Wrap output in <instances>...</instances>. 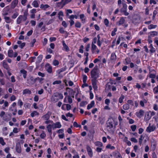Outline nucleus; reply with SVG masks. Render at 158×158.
Here are the masks:
<instances>
[{"label":"nucleus","mask_w":158,"mask_h":158,"mask_svg":"<svg viewBox=\"0 0 158 158\" xmlns=\"http://www.w3.org/2000/svg\"><path fill=\"white\" fill-rule=\"evenodd\" d=\"M91 81H97V79L99 76V73L98 70V67L95 65L90 72Z\"/></svg>","instance_id":"1"},{"label":"nucleus","mask_w":158,"mask_h":158,"mask_svg":"<svg viewBox=\"0 0 158 158\" xmlns=\"http://www.w3.org/2000/svg\"><path fill=\"white\" fill-rule=\"evenodd\" d=\"M63 96L62 94L60 93L56 92L54 93L53 95L52 99L55 102H57L59 99H62Z\"/></svg>","instance_id":"2"},{"label":"nucleus","mask_w":158,"mask_h":158,"mask_svg":"<svg viewBox=\"0 0 158 158\" xmlns=\"http://www.w3.org/2000/svg\"><path fill=\"white\" fill-rule=\"evenodd\" d=\"M123 7L120 9V12L123 13L125 16H127L129 15V13L127 12V5L125 3H122Z\"/></svg>","instance_id":"3"},{"label":"nucleus","mask_w":158,"mask_h":158,"mask_svg":"<svg viewBox=\"0 0 158 158\" xmlns=\"http://www.w3.org/2000/svg\"><path fill=\"white\" fill-rule=\"evenodd\" d=\"M37 81V78H34L33 77L31 76L27 79V83L30 85L34 84Z\"/></svg>","instance_id":"4"},{"label":"nucleus","mask_w":158,"mask_h":158,"mask_svg":"<svg viewBox=\"0 0 158 158\" xmlns=\"http://www.w3.org/2000/svg\"><path fill=\"white\" fill-rule=\"evenodd\" d=\"M151 123H149V126L146 129V131L148 132H150L152 131H153L155 130L156 127L155 125H152V126H151Z\"/></svg>","instance_id":"5"},{"label":"nucleus","mask_w":158,"mask_h":158,"mask_svg":"<svg viewBox=\"0 0 158 158\" xmlns=\"http://www.w3.org/2000/svg\"><path fill=\"white\" fill-rule=\"evenodd\" d=\"M45 66L46 69V70L47 71V72L49 73H52V67L50 64L49 63L46 64Z\"/></svg>","instance_id":"6"},{"label":"nucleus","mask_w":158,"mask_h":158,"mask_svg":"<svg viewBox=\"0 0 158 158\" xmlns=\"http://www.w3.org/2000/svg\"><path fill=\"white\" fill-rule=\"evenodd\" d=\"M52 127L53 128H60L61 127L62 125L59 122H56L55 123H53L52 125Z\"/></svg>","instance_id":"7"},{"label":"nucleus","mask_w":158,"mask_h":158,"mask_svg":"<svg viewBox=\"0 0 158 158\" xmlns=\"http://www.w3.org/2000/svg\"><path fill=\"white\" fill-rule=\"evenodd\" d=\"M16 150L18 153H20L21 152V145L19 142H18L16 144Z\"/></svg>","instance_id":"8"},{"label":"nucleus","mask_w":158,"mask_h":158,"mask_svg":"<svg viewBox=\"0 0 158 158\" xmlns=\"http://www.w3.org/2000/svg\"><path fill=\"white\" fill-rule=\"evenodd\" d=\"M86 149L90 157H92L93 156V154L91 148L89 146L87 145L86 147Z\"/></svg>","instance_id":"9"},{"label":"nucleus","mask_w":158,"mask_h":158,"mask_svg":"<svg viewBox=\"0 0 158 158\" xmlns=\"http://www.w3.org/2000/svg\"><path fill=\"white\" fill-rule=\"evenodd\" d=\"M2 65L4 68L6 69L7 70H10V69L9 66L8 64L4 60L3 61Z\"/></svg>","instance_id":"10"},{"label":"nucleus","mask_w":158,"mask_h":158,"mask_svg":"<svg viewBox=\"0 0 158 158\" xmlns=\"http://www.w3.org/2000/svg\"><path fill=\"white\" fill-rule=\"evenodd\" d=\"M51 113L49 111L43 116V118L46 120H48L49 118Z\"/></svg>","instance_id":"11"},{"label":"nucleus","mask_w":158,"mask_h":158,"mask_svg":"<svg viewBox=\"0 0 158 158\" xmlns=\"http://www.w3.org/2000/svg\"><path fill=\"white\" fill-rule=\"evenodd\" d=\"M23 16L22 15H20L17 18L16 20L17 24H20L21 21L23 20Z\"/></svg>","instance_id":"12"},{"label":"nucleus","mask_w":158,"mask_h":158,"mask_svg":"<svg viewBox=\"0 0 158 158\" xmlns=\"http://www.w3.org/2000/svg\"><path fill=\"white\" fill-rule=\"evenodd\" d=\"M62 44L63 46V50L66 52H68L69 50V47L66 45L64 41L63 40L62 41Z\"/></svg>","instance_id":"13"},{"label":"nucleus","mask_w":158,"mask_h":158,"mask_svg":"<svg viewBox=\"0 0 158 158\" xmlns=\"http://www.w3.org/2000/svg\"><path fill=\"white\" fill-rule=\"evenodd\" d=\"M144 112V111L143 110H139L138 113H137L136 115L139 118H141L142 116L143 115Z\"/></svg>","instance_id":"14"},{"label":"nucleus","mask_w":158,"mask_h":158,"mask_svg":"<svg viewBox=\"0 0 158 158\" xmlns=\"http://www.w3.org/2000/svg\"><path fill=\"white\" fill-rule=\"evenodd\" d=\"M20 72L21 73L23 74V78L25 79L27 76V71L24 69H22L20 70Z\"/></svg>","instance_id":"15"},{"label":"nucleus","mask_w":158,"mask_h":158,"mask_svg":"<svg viewBox=\"0 0 158 158\" xmlns=\"http://www.w3.org/2000/svg\"><path fill=\"white\" fill-rule=\"evenodd\" d=\"M151 116H150L149 115V112H147L146 114L144 117V120L146 121H148L151 118Z\"/></svg>","instance_id":"16"},{"label":"nucleus","mask_w":158,"mask_h":158,"mask_svg":"<svg viewBox=\"0 0 158 158\" xmlns=\"http://www.w3.org/2000/svg\"><path fill=\"white\" fill-rule=\"evenodd\" d=\"M94 101H92L91 103L88 105L87 109L88 110L90 109L91 108L94 106Z\"/></svg>","instance_id":"17"},{"label":"nucleus","mask_w":158,"mask_h":158,"mask_svg":"<svg viewBox=\"0 0 158 158\" xmlns=\"http://www.w3.org/2000/svg\"><path fill=\"white\" fill-rule=\"evenodd\" d=\"M50 7V6L48 4L44 5L42 4L40 5V8L44 10H46V9Z\"/></svg>","instance_id":"18"},{"label":"nucleus","mask_w":158,"mask_h":158,"mask_svg":"<svg viewBox=\"0 0 158 158\" xmlns=\"http://www.w3.org/2000/svg\"><path fill=\"white\" fill-rule=\"evenodd\" d=\"M31 94V91L28 89H24L23 91V94Z\"/></svg>","instance_id":"19"},{"label":"nucleus","mask_w":158,"mask_h":158,"mask_svg":"<svg viewBox=\"0 0 158 158\" xmlns=\"http://www.w3.org/2000/svg\"><path fill=\"white\" fill-rule=\"evenodd\" d=\"M19 2V0H14L11 3V5L13 8L15 7L18 5Z\"/></svg>","instance_id":"20"},{"label":"nucleus","mask_w":158,"mask_h":158,"mask_svg":"<svg viewBox=\"0 0 158 158\" xmlns=\"http://www.w3.org/2000/svg\"><path fill=\"white\" fill-rule=\"evenodd\" d=\"M64 5L65 4H63L62 1L61 2L58 3L57 4V6L60 8H62Z\"/></svg>","instance_id":"21"},{"label":"nucleus","mask_w":158,"mask_h":158,"mask_svg":"<svg viewBox=\"0 0 158 158\" xmlns=\"http://www.w3.org/2000/svg\"><path fill=\"white\" fill-rule=\"evenodd\" d=\"M92 83L93 86V87L95 90L97 89L98 86L97 85V81H91Z\"/></svg>","instance_id":"22"},{"label":"nucleus","mask_w":158,"mask_h":158,"mask_svg":"<svg viewBox=\"0 0 158 158\" xmlns=\"http://www.w3.org/2000/svg\"><path fill=\"white\" fill-rule=\"evenodd\" d=\"M125 21V20L123 17L120 18V20L118 21V25H120L123 24Z\"/></svg>","instance_id":"23"},{"label":"nucleus","mask_w":158,"mask_h":158,"mask_svg":"<svg viewBox=\"0 0 158 158\" xmlns=\"http://www.w3.org/2000/svg\"><path fill=\"white\" fill-rule=\"evenodd\" d=\"M8 56L10 57H12L13 56V51L12 50H9L8 52Z\"/></svg>","instance_id":"24"},{"label":"nucleus","mask_w":158,"mask_h":158,"mask_svg":"<svg viewBox=\"0 0 158 158\" xmlns=\"http://www.w3.org/2000/svg\"><path fill=\"white\" fill-rule=\"evenodd\" d=\"M4 19L6 22L7 23H10L11 21L10 18L9 17L5 16Z\"/></svg>","instance_id":"25"},{"label":"nucleus","mask_w":158,"mask_h":158,"mask_svg":"<svg viewBox=\"0 0 158 158\" xmlns=\"http://www.w3.org/2000/svg\"><path fill=\"white\" fill-rule=\"evenodd\" d=\"M66 107L67 110H69V104H63L61 107V108L62 110H65V107Z\"/></svg>","instance_id":"26"},{"label":"nucleus","mask_w":158,"mask_h":158,"mask_svg":"<svg viewBox=\"0 0 158 158\" xmlns=\"http://www.w3.org/2000/svg\"><path fill=\"white\" fill-rule=\"evenodd\" d=\"M32 5L34 7L37 8L39 6V4L36 0H34L32 2Z\"/></svg>","instance_id":"27"},{"label":"nucleus","mask_w":158,"mask_h":158,"mask_svg":"<svg viewBox=\"0 0 158 158\" xmlns=\"http://www.w3.org/2000/svg\"><path fill=\"white\" fill-rule=\"evenodd\" d=\"M116 56L114 52H113L111 54L110 59L111 60H116Z\"/></svg>","instance_id":"28"},{"label":"nucleus","mask_w":158,"mask_h":158,"mask_svg":"<svg viewBox=\"0 0 158 158\" xmlns=\"http://www.w3.org/2000/svg\"><path fill=\"white\" fill-rule=\"evenodd\" d=\"M43 58V56L42 55H40L37 58V62L38 63L40 62Z\"/></svg>","instance_id":"29"},{"label":"nucleus","mask_w":158,"mask_h":158,"mask_svg":"<svg viewBox=\"0 0 158 158\" xmlns=\"http://www.w3.org/2000/svg\"><path fill=\"white\" fill-rule=\"evenodd\" d=\"M52 64L53 65L55 66L58 65L59 64V62L58 60L55 59L53 61Z\"/></svg>","instance_id":"30"},{"label":"nucleus","mask_w":158,"mask_h":158,"mask_svg":"<svg viewBox=\"0 0 158 158\" xmlns=\"http://www.w3.org/2000/svg\"><path fill=\"white\" fill-rule=\"evenodd\" d=\"M150 36L154 37L155 36L157 35L158 34L157 32L156 31H152L150 32Z\"/></svg>","instance_id":"31"},{"label":"nucleus","mask_w":158,"mask_h":158,"mask_svg":"<svg viewBox=\"0 0 158 158\" xmlns=\"http://www.w3.org/2000/svg\"><path fill=\"white\" fill-rule=\"evenodd\" d=\"M107 127H109L110 129L112 128L113 127V123L112 122H109L107 123Z\"/></svg>","instance_id":"32"},{"label":"nucleus","mask_w":158,"mask_h":158,"mask_svg":"<svg viewBox=\"0 0 158 158\" xmlns=\"http://www.w3.org/2000/svg\"><path fill=\"white\" fill-rule=\"evenodd\" d=\"M149 47L151 49L150 50V51L151 53H153L155 52V48H153L152 44H150L149 46Z\"/></svg>","instance_id":"33"},{"label":"nucleus","mask_w":158,"mask_h":158,"mask_svg":"<svg viewBox=\"0 0 158 158\" xmlns=\"http://www.w3.org/2000/svg\"><path fill=\"white\" fill-rule=\"evenodd\" d=\"M40 136L42 139H44L46 137V134L44 131H42V132L40 135Z\"/></svg>","instance_id":"34"},{"label":"nucleus","mask_w":158,"mask_h":158,"mask_svg":"<svg viewBox=\"0 0 158 158\" xmlns=\"http://www.w3.org/2000/svg\"><path fill=\"white\" fill-rule=\"evenodd\" d=\"M130 108V106L128 104H127L123 106V108L125 110H127Z\"/></svg>","instance_id":"35"},{"label":"nucleus","mask_w":158,"mask_h":158,"mask_svg":"<svg viewBox=\"0 0 158 158\" xmlns=\"http://www.w3.org/2000/svg\"><path fill=\"white\" fill-rule=\"evenodd\" d=\"M52 126L51 124H49L47 126V128L48 132L52 131Z\"/></svg>","instance_id":"36"},{"label":"nucleus","mask_w":158,"mask_h":158,"mask_svg":"<svg viewBox=\"0 0 158 158\" xmlns=\"http://www.w3.org/2000/svg\"><path fill=\"white\" fill-rule=\"evenodd\" d=\"M124 98V96L123 95H122L119 99V102L120 103H122L123 102V100Z\"/></svg>","instance_id":"37"},{"label":"nucleus","mask_w":158,"mask_h":158,"mask_svg":"<svg viewBox=\"0 0 158 158\" xmlns=\"http://www.w3.org/2000/svg\"><path fill=\"white\" fill-rule=\"evenodd\" d=\"M95 145L96 146H98L99 147H102V143L100 142H97L95 143Z\"/></svg>","instance_id":"38"},{"label":"nucleus","mask_w":158,"mask_h":158,"mask_svg":"<svg viewBox=\"0 0 158 158\" xmlns=\"http://www.w3.org/2000/svg\"><path fill=\"white\" fill-rule=\"evenodd\" d=\"M61 83V81L60 80H56L53 82V85L60 84Z\"/></svg>","instance_id":"39"},{"label":"nucleus","mask_w":158,"mask_h":158,"mask_svg":"<svg viewBox=\"0 0 158 158\" xmlns=\"http://www.w3.org/2000/svg\"><path fill=\"white\" fill-rule=\"evenodd\" d=\"M96 46L92 43V44L91 50L92 51L93 53H94V52L93 51L96 49Z\"/></svg>","instance_id":"40"},{"label":"nucleus","mask_w":158,"mask_h":158,"mask_svg":"<svg viewBox=\"0 0 158 158\" xmlns=\"http://www.w3.org/2000/svg\"><path fill=\"white\" fill-rule=\"evenodd\" d=\"M18 104L20 107H21L23 105V102L21 99H19L18 100Z\"/></svg>","instance_id":"41"},{"label":"nucleus","mask_w":158,"mask_h":158,"mask_svg":"<svg viewBox=\"0 0 158 158\" xmlns=\"http://www.w3.org/2000/svg\"><path fill=\"white\" fill-rule=\"evenodd\" d=\"M81 26V23L78 22H77L75 24V26L77 28H80Z\"/></svg>","instance_id":"42"},{"label":"nucleus","mask_w":158,"mask_h":158,"mask_svg":"<svg viewBox=\"0 0 158 158\" xmlns=\"http://www.w3.org/2000/svg\"><path fill=\"white\" fill-rule=\"evenodd\" d=\"M0 143L3 146L5 144V142L3 139L2 137H0Z\"/></svg>","instance_id":"43"},{"label":"nucleus","mask_w":158,"mask_h":158,"mask_svg":"<svg viewBox=\"0 0 158 158\" xmlns=\"http://www.w3.org/2000/svg\"><path fill=\"white\" fill-rule=\"evenodd\" d=\"M87 102L86 101H83L80 103V106L81 107L84 106L85 105L87 104Z\"/></svg>","instance_id":"44"},{"label":"nucleus","mask_w":158,"mask_h":158,"mask_svg":"<svg viewBox=\"0 0 158 158\" xmlns=\"http://www.w3.org/2000/svg\"><path fill=\"white\" fill-rule=\"evenodd\" d=\"M157 27L156 25H154L153 24H151L148 26V28L149 29H152V28H155Z\"/></svg>","instance_id":"45"},{"label":"nucleus","mask_w":158,"mask_h":158,"mask_svg":"<svg viewBox=\"0 0 158 158\" xmlns=\"http://www.w3.org/2000/svg\"><path fill=\"white\" fill-rule=\"evenodd\" d=\"M19 13L18 12H16L14 14L12 15L11 18L13 19H15L18 16Z\"/></svg>","instance_id":"46"},{"label":"nucleus","mask_w":158,"mask_h":158,"mask_svg":"<svg viewBox=\"0 0 158 158\" xmlns=\"http://www.w3.org/2000/svg\"><path fill=\"white\" fill-rule=\"evenodd\" d=\"M117 31V28H115L114 29L113 31L111 32V35L113 36H114L116 35L115 32Z\"/></svg>","instance_id":"47"},{"label":"nucleus","mask_w":158,"mask_h":158,"mask_svg":"<svg viewBox=\"0 0 158 158\" xmlns=\"http://www.w3.org/2000/svg\"><path fill=\"white\" fill-rule=\"evenodd\" d=\"M136 127L137 126L136 125H133L131 127V128L133 131H134L136 130Z\"/></svg>","instance_id":"48"},{"label":"nucleus","mask_w":158,"mask_h":158,"mask_svg":"<svg viewBox=\"0 0 158 158\" xmlns=\"http://www.w3.org/2000/svg\"><path fill=\"white\" fill-rule=\"evenodd\" d=\"M127 104H128V105H131L132 106H134V102L132 100H128L127 101Z\"/></svg>","instance_id":"49"},{"label":"nucleus","mask_w":158,"mask_h":158,"mask_svg":"<svg viewBox=\"0 0 158 158\" xmlns=\"http://www.w3.org/2000/svg\"><path fill=\"white\" fill-rule=\"evenodd\" d=\"M87 79V76L86 75H83V81L84 83H86Z\"/></svg>","instance_id":"50"},{"label":"nucleus","mask_w":158,"mask_h":158,"mask_svg":"<svg viewBox=\"0 0 158 158\" xmlns=\"http://www.w3.org/2000/svg\"><path fill=\"white\" fill-rule=\"evenodd\" d=\"M143 135H141L139 139V145H141L142 143V140H143Z\"/></svg>","instance_id":"51"},{"label":"nucleus","mask_w":158,"mask_h":158,"mask_svg":"<svg viewBox=\"0 0 158 158\" xmlns=\"http://www.w3.org/2000/svg\"><path fill=\"white\" fill-rule=\"evenodd\" d=\"M156 143H154V144H153L151 146V148L152 149V150L154 151L155 150L156 148Z\"/></svg>","instance_id":"52"},{"label":"nucleus","mask_w":158,"mask_h":158,"mask_svg":"<svg viewBox=\"0 0 158 158\" xmlns=\"http://www.w3.org/2000/svg\"><path fill=\"white\" fill-rule=\"evenodd\" d=\"M36 41V39H34L31 41V47H33L34 46V45Z\"/></svg>","instance_id":"53"},{"label":"nucleus","mask_w":158,"mask_h":158,"mask_svg":"<svg viewBox=\"0 0 158 158\" xmlns=\"http://www.w3.org/2000/svg\"><path fill=\"white\" fill-rule=\"evenodd\" d=\"M126 139V140L127 141V145L128 146H131V143L129 141L127 140V138L126 137H125L124 139V140Z\"/></svg>","instance_id":"54"},{"label":"nucleus","mask_w":158,"mask_h":158,"mask_svg":"<svg viewBox=\"0 0 158 158\" xmlns=\"http://www.w3.org/2000/svg\"><path fill=\"white\" fill-rule=\"evenodd\" d=\"M149 77L151 78H154L156 77V74H152L150 73Z\"/></svg>","instance_id":"55"},{"label":"nucleus","mask_w":158,"mask_h":158,"mask_svg":"<svg viewBox=\"0 0 158 158\" xmlns=\"http://www.w3.org/2000/svg\"><path fill=\"white\" fill-rule=\"evenodd\" d=\"M28 15V10H25L23 14V15H22V16L23 17H27V15Z\"/></svg>","instance_id":"56"},{"label":"nucleus","mask_w":158,"mask_h":158,"mask_svg":"<svg viewBox=\"0 0 158 158\" xmlns=\"http://www.w3.org/2000/svg\"><path fill=\"white\" fill-rule=\"evenodd\" d=\"M130 140L132 142L135 143H136L138 142L137 139L134 137L131 138Z\"/></svg>","instance_id":"57"},{"label":"nucleus","mask_w":158,"mask_h":158,"mask_svg":"<svg viewBox=\"0 0 158 158\" xmlns=\"http://www.w3.org/2000/svg\"><path fill=\"white\" fill-rule=\"evenodd\" d=\"M36 12V9L34 8L32 9L30 11V13L33 14H35Z\"/></svg>","instance_id":"58"},{"label":"nucleus","mask_w":158,"mask_h":158,"mask_svg":"<svg viewBox=\"0 0 158 158\" xmlns=\"http://www.w3.org/2000/svg\"><path fill=\"white\" fill-rule=\"evenodd\" d=\"M109 22L107 19H105L104 20V23L106 26H108Z\"/></svg>","instance_id":"59"},{"label":"nucleus","mask_w":158,"mask_h":158,"mask_svg":"<svg viewBox=\"0 0 158 158\" xmlns=\"http://www.w3.org/2000/svg\"><path fill=\"white\" fill-rule=\"evenodd\" d=\"M38 74L39 76H41L42 77H44L45 76V74L44 73H42L40 72H38Z\"/></svg>","instance_id":"60"},{"label":"nucleus","mask_w":158,"mask_h":158,"mask_svg":"<svg viewBox=\"0 0 158 158\" xmlns=\"http://www.w3.org/2000/svg\"><path fill=\"white\" fill-rule=\"evenodd\" d=\"M69 90H70V93H71L72 97L73 98H74V93H75V92H74L73 91V89H72L70 88Z\"/></svg>","instance_id":"61"},{"label":"nucleus","mask_w":158,"mask_h":158,"mask_svg":"<svg viewBox=\"0 0 158 158\" xmlns=\"http://www.w3.org/2000/svg\"><path fill=\"white\" fill-rule=\"evenodd\" d=\"M153 91L155 94L158 92V85L153 89Z\"/></svg>","instance_id":"62"},{"label":"nucleus","mask_w":158,"mask_h":158,"mask_svg":"<svg viewBox=\"0 0 158 158\" xmlns=\"http://www.w3.org/2000/svg\"><path fill=\"white\" fill-rule=\"evenodd\" d=\"M33 32V31L32 30H30V31H29L27 33V35L28 36H30L32 34Z\"/></svg>","instance_id":"63"},{"label":"nucleus","mask_w":158,"mask_h":158,"mask_svg":"<svg viewBox=\"0 0 158 158\" xmlns=\"http://www.w3.org/2000/svg\"><path fill=\"white\" fill-rule=\"evenodd\" d=\"M16 98L15 95H12L10 98V100L11 101H13L15 100Z\"/></svg>","instance_id":"64"}]
</instances>
